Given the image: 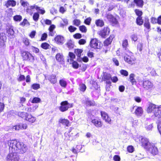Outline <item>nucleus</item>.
Segmentation results:
<instances>
[{
	"label": "nucleus",
	"instance_id": "60",
	"mask_svg": "<svg viewBox=\"0 0 161 161\" xmlns=\"http://www.w3.org/2000/svg\"><path fill=\"white\" fill-rule=\"evenodd\" d=\"M112 60L116 66H118L119 65V61L116 58H113Z\"/></svg>",
	"mask_w": 161,
	"mask_h": 161
},
{
	"label": "nucleus",
	"instance_id": "18",
	"mask_svg": "<svg viewBox=\"0 0 161 161\" xmlns=\"http://www.w3.org/2000/svg\"><path fill=\"white\" fill-rule=\"evenodd\" d=\"M54 40L59 44H63L64 42V37L61 36H57L55 38Z\"/></svg>",
	"mask_w": 161,
	"mask_h": 161
},
{
	"label": "nucleus",
	"instance_id": "1",
	"mask_svg": "<svg viewBox=\"0 0 161 161\" xmlns=\"http://www.w3.org/2000/svg\"><path fill=\"white\" fill-rule=\"evenodd\" d=\"M8 144L10 152H11L7 156V161H19L20 158L17 153L23 154L25 153L27 149L26 145L15 140L8 141Z\"/></svg>",
	"mask_w": 161,
	"mask_h": 161
},
{
	"label": "nucleus",
	"instance_id": "2",
	"mask_svg": "<svg viewBox=\"0 0 161 161\" xmlns=\"http://www.w3.org/2000/svg\"><path fill=\"white\" fill-rule=\"evenodd\" d=\"M147 111L148 113H153L155 117L158 118L161 117V107H158L153 104H149L147 109Z\"/></svg>",
	"mask_w": 161,
	"mask_h": 161
},
{
	"label": "nucleus",
	"instance_id": "55",
	"mask_svg": "<svg viewBox=\"0 0 161 161\" xmlns=\"http://www.w3.org/2000/svg\"><path fill=\"white\" fill-rule=\"evenodd\" d=\"M145 128L146 130L147 131L152 130V128H153V124L147 125L145 127Z\"/></svg>",
	"mask_w": 161,
	"mask_h": 161
},
{
	"label": "nucleus",
	"instance_id": "43",
	"mask_svg": "<svg viewBox=\"0 0 161 161\" xmlns=\"http://www.w3.org/2000/svg\"><path fill=\"white\" fill-rule=\"evenodd\" d=\"M144 26L147 29H150V25L148 19L147 20V21H146L145 22L144 24Z\"/></svg>",
	"mask_w": 161,
	"mask_h": 161
},
{
	"label": "nucleus",
	"instance_id": "7",
	"mask_svg": "<svg viewBox=\"0 0 161 161\" xmlns=\"http://www.w3.org/2000/svg\"><path fill=\"white\" fill-rule=\"evenodd\" d=\"M110 32L109 28L108 27H104L103 29L98 32V34L102 37L105 38L107 35H108Z\"/></svg>",
	"mask_w": 161,
	"mask_h": 161
},
{
	"label": "nucleus",
	"instance_id": "35",
	"mask_svg": "<svg viewBox=\"0 0 161 161\" xmlns=\"http://www.w3.org/2000/svg\"><path fill=\"white\" fill-rule=\"evenodd\" d=\"M136 79L137 81L139 83L140 85H142V82L144 81L143 77L140 76H137Z\"/></svg>",
	"mask_w": 161,
	"mask_h": 161
},
{
	"label": "nucleus",
	"instance_id": "32",
	"mask_svg": "<svg viewBox=\"0 0 161 161\" xmlns=\"http://www.w3.org/2000/svg\"><path fill=\"white\" fill-rule=\"evenodd\" d=\"M128 46V43L127 40L125 39L122 42V46L123 48L125 50L127 51V47Z\"/></svg>",
	"mask_w": 161,
	"mask_h": 161
},
{
	"label": "nucleus",
	"instance_id": "29",
	"mask_svg": "<svg viewBox=\"0 0 161 161\" xmlns=\"http://www.w3.org/2000/svg\"><path fill=\"white\" fill-rule=\"evenodd\" d=\"M134 2L136 5L139 7H142L143 5V2L142 0H134Z\"/></svg>",
	"mask_w": 161,
	"mask_h": 161
},
{
	"label": "nucleus",
	"instance_id": "26",
	"mask_svg": "<svg viewBox=\"0 0 161 161\" xmlns=\"http://www.w3.org/2000/svg\"><path fill=\"white\" fill-rule=\"evenodd\" d=\"M135 75L134 74H131L129 76V80L132 85L136 84V81L134 79Z\"/></svg>",
	"mask_w": 161,
	"mask_h": 161
},
{
	"label": "nucleus",
	"instance_id": "52",
	"mask_svg": "<svg viewBox=\"0 0 161 161\" xmlns=\"http://www.w3.org/2000/svg\"><path fill=\"white\" fill-rule=\"evenodd\" d=\"M91 20V18L90 17H88L85 20L84 23L85 24L89 25L90 24Z\"/></svg>",
	"mask_w": 161,
	"mask_h": 161
},
{
	"label": "nucleus",
	"instance_id": "36",
	"mask_svg": "<svg viewBox=\"0 0 161 161\" xmlns=\"http://www.w3.org/2000/svg\"><path fill=\"white\" fill-rule=\"evenodd\" d=\"M49 47L50 45L46 42L43 43L41 45V47L45 49L49 48Z\"/></svg>",
	"mask_w": 161,
	"mask_h": 161
},
{
	"label": "nucleus",
	"instance_id": "50",
	"mask_svg": "<svg viewBox=\"0 0 161 161\" xmlns=\"http://www.w3.org/2000/svg\"><path fill=\"white\" fill-rule=\"evenodd\" d=\"M25 77L24 75H20L17 78V80L18 81H21L25 80Z\"/></svg>",
	"mask_w": 161,
	"mask_h": 161
},
{
	"label": "nucleus",
	"instance_id": "8",
	"mask_svg": "<svg viewBox=\"0 0 161 161\" xmlns=\"http://www.w3.org/2000/svg\"><path fill=\"white\" fill-rule=\"evenodd\" d=\"M100 43L99 42V41L96 39H92L91 40L90 42V47L94 49H99L100 48V46H98V43Z\"/></svg>",
	"mask_w": 161,
	"mask_h": 161
},
{
	"label": "nucleus",
	"instance_id": "19",
	"mask_svg": "<svg viewBox=\"0 0 161 161\" xmlns=\"http://www.w3.org/2000/svg\"><path fill=\"white\" fill-rule=\"evenodd\" d=\"M114 37V35H111L104 42V45L105 46H107L111 44L113 39Z\"/></svg>",
	"mask_w": 161,
	"mask_h": 161
},
{
	"label": "nucleus",
	"instance_id": "15",
	"mask_svg": "<svg viewBox=\"0 0 161 161\" xmlns=\"http://www.w3.org/2000/svg\"><path fill=\"white\" fill-rule=\"evenodd\" d=\"M38 8V7L35 5L29 7L26 9V12L30 14L31 15H32L33 14V9H34L37 10Z\"/></svg>",
	"mask_w": 161,
	"mask_h": 161
},
{
	"label": "nucleus",
	"instance_id": "54",
	"mask_svg": "<svg viewBox=\"0 0 161 161\" xmlns=\"http://www.w3.org/2000/svg\"><path fill=\"white\" fill-rule=\"evenodd\" d=\"M73 37L75 39H80L82 37L81 34L77 33L73 35Z\"/></svg>",
	"mask_w": 161,
	"mask_h": 161
},
{
	"label": "nucleus",
	"instance_id": "62",
	"mask_svg": "<svg viewBox=\"0 0 161 161\" xmlns=\"http://www.w3.org/2000/svg\"><path fill=\"white\" fill-rule=\"evenodd\" d=\"M127 150L129 152L132 153L134 151V147L131 146H129L127 148Z\"/></svg>",
	"mask_w": 161,
	"mask_h": 161
},
{
	"label": "nucleus",
	"instance_id": "53",
	"mask_svg": "<svg viewBox=\"0 0 161 161\" xmlns=\"http://www.w3.org/2000/svg\"><path fill=\"white\" fill-rule=\"evenodd\" d=\"M73 67L75 69H78L79 67V64L76 62L74 61L72 63Z\"/></svg>",
	"mask_w": 161,
	"mask_h": 161
},
{
	"label": "nucleus",
	"instance_id": "59",
	"mask_svg": "<svg viewBox=\"0 0 161 161\" xmlns=\"http://www.w3.org/2000/svg\"><path fill=\"white\" fill-rule=\"evenodd\" d=\"M69 56L70 58V60L71 61H72L73 58L75 57V55L72 53L69 52Z\"/></svg>",
	"mask_w": 161,
	"mask_h": 161
},
{
	"label": "nucleus",
	"instance_id": "13",
	"mask_svg": "<svg viewBox=\"0 0 161 161\" xmlns=\"http://www.w3.org/2000/svg\"><path fill=\"white\" fill-rule=\"evenodd\" d=\"M133 109H135V113L136 116H142L143 114V110L141 107L134 106L133 108Z\"/></svg>",
	"mask_w": 161,
	"mask_h": 161
},
{
	"label": "nucleus",
	"instance_id": "30",
	"mask_svg": "<svg viewBox=\"0 0 161 161\" xmlns=\"http://www.w3.org/2000/svg\"><path fill=\"white\" fill-rule=\"evenodd\" d=\"M86 88V85L84 84H81L79 85V90L83 92H84Z\"/></svg>",
	"mask_w": 161,
	"mask_h": 161
},
{
	"label": "nucleus",
	"instance_id": "47",
	"mask_svg": "<svg viewBox=\"0 0 161 161\" xmlns=\"http://www.w3.org/2000/svg\"><path fill=\"white\" fill-rule=\"evenodd\" d=\"M32 89L34 90H37L40 88V85L39 84L35 83L32 85Z\"/></svg>",
	"mask_w": 161,
	"mask_h": 161
},
{
	"label": "nucleus",
	"instance_id": "28",
	"mask_svg": "<svg viewBox=\"0 0 161 161\" xmlns=\"http://www.w3.org/2000/svg\"><path fill=\"white\" fill-rule=\"evenodd\" d=\"M59 83L60 85L64 88H65L67 85V82L64 79L60 80L59 81Z\"/></svg>",
	"mask_w": 161,
	"mask_h": 161
},
{
	"label": "nucleus",
	"instance_id": "40",
	"mask_svg": "<svg viewBox=\"0 0 161 161\" xmlns=\"http://www.w3.org/2000/svg\"><path fill=\"white\" fill-rule=\"evenodd\" d=\"M13 18L15 21H20L21 20L22 17L20 15H16Z\"/></svg>",
	"mask_w": 161,
	"mask_h": 161
},
{
	"label": "nucleus",
	"instance_id": "46",
	"mask_svg": "<svg viewBox=\"0 0 161 161\" xmlns=\"http://www.w3.org/2000/svg\"><path fill=\"white\" fill-rule=\"evenodd\" d=\"M20 24V25L24 26H25V25H30V23L26 19H24L23 21Z\"/></svg>",
	"mask_w": 161,
	"mask_h": 161
},
{
	"label": "nucleus",
	"instance_id": "57",
	"mask_svg": "<svg viewBox=\"0 0 161 161\" xmlns=\"http://www.w3.org/2000/svg\"><path fill=\"white\" fill-rule=\"evenodd\" d=\"M113 159L114 161H120V158L118 155H115L113 157Z\"/></svg>",
	"mask_w": 161,
	"mask_h": 161
},
{
	"label": "nucleus",
	"instance_id": "16",
	"mask_svg": "<svg viewBox=\"0 0 161 161\" xmlns=\"http://www.w3.org/2000/svg\"><path fill=\"white\" fill-rule=\"evenodd\" d=\"M107 18L108 20L113 24H116L117 23L118 21L117 19L112 14H108L107 15Z\"/></svg>",
	"mask_w": 161,
	"mask_h": 161
},
{
	"label": "nucleus",
	"instance_id": "21",
	"mask_svg": "<svg viewBox=\"0 0 161 161\" xmlns=\"http://www.w3.org/2000/svg\"><path fill=\"white\" fill-rule=\"evenodd\" d=\"M16 5V2L14 0H8L5 4V5L7 7L10 6L14 7Z\"/></svg>",
	"mask_w": 161,
	"mask_h": 161
},
{
	"label": "nucleus",
	"instance_id": "38",
	"mask_svg": "<svg viewBox=\"0 0 161 161\" xmlns=\"http://www.w3.org/2000/svg\"><path fill=\"white\" fill-rule=\"evenodd\" d=\"M39 17V15L37 13H35L33 15V20L36 22L37 21Z\"/></svg>",
	"mask_w": 161,
	"mask_h": 161
},
{
	"label": "nucleus",
	"instance_id": "24",
	"mask_svg": "<svg viewBox=\"0 0 161 161\" xmlns=\"http://www.w3.org/2000/svg\"><path fill=\"white\" fill-rule=\"evenodd\" d=\"M56 60L61 63L64 62V58L62 54L60 53H58L56 56Z\"/></svg>",
	"mask_w": 161,
	"mask_h": 161
},
{
	"label": "nucleus",
	"instance_id": "6",
	"mask_svg": "<svg viewBox=\"0 0 161 161\" xmlns=\"http://www.w3.org/2000/svg\"><path fill=\"white\" fill-rule=\"evenodd\" d=\"M124 60L126 62L130 64H132L135 60V58L132 53L130 55H126L124 57Z\"/></svg>",
	"mask_w": 161,
	"mask_h": 161
},
{
	"label": "nucleus",
	"instance_id": "4",
	"mask_svg": "<svg viewBox=\"0 0 161 161\" xmlns=\"http://www.w3.org/2000/svg\"><path fill=\"white\" fill-rule=\"evenodd\" d=\"M148 152V153L154 156L157 154L158 153V149L157 147L155 146V144L152 143L151 144H149L148 147L146 149Z\"/></svg>",
	"mask_w": 161,
	"mask_h": 161
},
{
	"label": "nucleus",
	"instance_id": "12",
	"mask_svg": "<svg viewBox=\"0 0 161 161\" xmlns=\"http://www.w3.org/2000/svg\"><path fill=\"white\" fill-rule=\"evenodd\" d=\"M142 85L143 87L147 90L152 88L153 86V84L148 80H144Z\"/></svg>",
	"mask_w": 161,
	"mask_h": 161
},
{
	"label": "nucleus",
	"instance_id": "44",
	"mask_svg": "<svg viewBox=\"0 0 161 161\" xmlns=\"http://www.w3.org/2000/svg\"><path fill=\"white\" fill-rule=\"evenodd\" d=\"M6 39L5 34L2 33H0V41H4Z\"/></svg>",
	"mask_w": 161,
	"mask_h": 161
},
{
	"label": "nucleus",
	"instance_id": "48",
	"mask_svg": "<svg viewBox=\"0 0 161 161\" xmlns=\"http://www.w3.org/2000/svg\"><path fill=\"white\" fill-rule=\"evenodd\" d=\"M73 23L74 25L76 26H78L80 24V21L79 19H75L73 20Z\"/></svg>",
	"mask_w": 161,
	"mask_h": 161
},
{
	"label": "nucleus",
	"instance_id": "42",
	"mask_svg": "<svg viewBox=\"0 0 161 161\" xmlns=\"http://www.w3.org/2000/svg\"><path fill=\"white\" fill-rule=\"evenodd\" d=\"M135 12L136 15L138 16V17H142L141 16L142 14V11L138 9H136L135 10Z\"/></svg>",
	"mask_w": 161,
	"mask_h": 161
},
{
	"label": "nucleus",
	"instance_id": "31",
	"mask_svg": "<svg viewBox=\"0 0 161 161\" xmlns=\"http://www.w3.org/2000/svg\"><path fill=\"white\" fill-rule=\"evenodd\" d=\"M136 23L138 25H142L143 20L142 17H138L136 19Z\"/></svg>",
	"mask_w": 161,
	"mask_h": 161
},
{
	"label": "nucleus",
	"instance_id": "41",
	"mask_svg": "<svg viewBox=\"0 0 161 161\" xmlns=\"http://www.w3.org/2000/svg\"><path fill=\"white\" fill-rule=\"evenodd\" d=\"M67 47L69 49L73 48L74 47V44L71 41H69L67 43Z\"/></svg>",
	"mask_w": 161,
	"mask_h": 161
},
{
	"label": "nucleus",
	"instance_id": "14",
	"mask_svg": "<svg viewBox=\"0 0 161 161\" xmlns=\"http://www.w3.org/2000/svg\"><path fill=\"white\" fill-rule=\"evenodd\" d=\"M92 123L97 127H101L102 126V124L99 119H92Z\"/></svg>",
	"mask_w": 161,
	"mask_h": 161
},
{
	"label": "nucleus",
	"instance_id": "27",
	"mask_svg": "<svg viewBox=\"0 0 161 161\" xmlns=\"http://www.w3.org/2000/svg\"><path fill=\"white\" fill-rule=\"evenodd\" d=\"M59 122L63 125H65L66 126H68L69 123V121L68 120L63 119H60L59 121Z\"/></svg>",
	"mask_w": 161,
	"mask_h": 161
},
{
	"label": "nucleus",
	"instance_id": "51",
	"mask_svg": "<svg viewBox=\"0 0 161 161\" xmlns=\"http://www.w3.org/2000/svg\"><path fill=\"white\" fill-rule=\"evenodd\" d=\"M101 114L102 117L103 119H105L108 116L107 114L104 111H101Z\"/></svg>",
	"mask_w": 161,
	"mask_h": 161
},
{
	"label": "nucleus",
	"instance_id": "56",
	"mask_svg": "<svg viewBox=\"0 0 161 161\" xmlns=\"http://www.w3.org/2000/svg\"><path fill=\"white\" fill-rule=\"evenodd\" d=\"M142 43H139L137 45V48L138 50H139L140 52H141L142 47Z\"/></svg>",
	"mask_w": 161,
	"mask_h": 161
},
{
	"label": "nucleus",
	"instance_id": "37",
	"mask_svg": "<svg viewBox=\"0 0 161 161\" xmlns=\"http://www.w3.org/2000/svg\"><path fill=\"white\" fill-rule=\"evenodd\" d=\"M80 30L83 33H86L87 31V28L84 25L80 26L79 27Z\"/></svg>",
	"mask_w": 161,
	"mask_h": 161
},
{
	"label": "nucleus",
	"instance_id": "58",
	"mask_svg": "<svg viewBox=\"0 0 161 161\" xmlns=\"http://www.w3.org/2000/svg\"><path fill=\"white\" fill-rule=\"evenodd\" d=\"M47 35L46 33H44L43 34H42L41 39L42 41H44L46 40V38H47Z\"/></svg>",
	"mask_w": 161,
	"mask_h": 161
},
{
	"label": "nucleus",
	"instance_id": "25",
	"mask_svg": "<svg viewBox=\"0 0 161 161\" xmlns=\"http://www.w3.org/2000/svg\"><path fill=\"white\" fill-rule=\"evenodd\" d=\"M95 23L97 26L102 27L104 25V22L103 20L100 19L96 20Z\"/></svg>",
	"mask_w": 161,
	"mask_h": 161
},
{
	"label": "nucleus",
	"instance_id": "22",
	"mask_svg": "<svg viewBox=\"0 0 161 161\" xmlns=\"http://www.w3.org/2000/svg\"><path fill=\"white\" fill-rule=\"evenodd\" d=\"M85 103L87 106H93L95 104L94 101L90 100L88 98H85Z\"/></svg>",
	"mask_w": 161,
	"mask_h": 161
},
{
	"label": "nucleus",
	"instance_id": "39",
	"mask_svg": "<svg viewBox=\"0 0 161 161\" xmlns=\"http://www.w3.org/2000/svg\"><path fill=\"white\" fill-rule=\"evenodd\" d=\"M41 101V99L38 97H34L31 100V102L32 103H38Z\"/></svg>",
	"mask_w": 161,
	"mask_h": 161
},
{
	"label": "nucleus",
	"instance_id": "33",
	"mask_svg": "<svg viewBox=\"0 0 161 161\" xmlns=\"http://www.w3.org/2000/svg\"><path fill=\"white\" fill-rule=\"evenodd\" d=\"M82 51V50L81 49H76L75 50V52L76 56L80 58Z\"/></svg>",
	"mask_w": 161,
	"mask_h": 161
},
{
	"label": "nucleus",
	"instance_id": "11",
	"mask_svg": "<svg viewBox=\"0 0 161 161\" xmlns=\"http://www.w3.org/2000/svg\"><path fill=\"white\" fill-rule=\"evenodd\" d=\"M11 113L13 114H14L16 115H18L21 118L25 119L28 114L25 112H19L18 111H13Z\"/></svg>",
	"mask_w": 161,
	"mask_h": 161
},
{
	"label": "nucleus",
	"instance_id": "49",
	"mask_svg": "<svg viewBox=\"0 0 161 161\" xmlns=\"http://www.w3.org/2000/svg\"><path fill=\"white\" fill-rule=\"evenodd\" d=\"M120 74L125 76H127L128 75V72L126 70L122 69L120 71Z\"/></svg>",
	"mask_w": 161,
	"mask_h": 161
},
{
	"label": "nucleus",
	"instance_id": "63",
	"mask_svg": "<svg viewBox=\"0 0 161 161\" xmlns=\"http://www.w3.org/2000/svg\"><path fill=\"white\" fill-rule=\"evenodd\" d=\"M20 3L22 6L24 7L29 5V3L27 2L23 1L22 0H21Z\"/></svg>",
	"mask_w": 161,
	"mask_h": 161
},
{
	"label": "nucleus",
	"instance_id": "5",
	"mask_svg": "<svg viewBox=\"0 0 161 161\" xmlns=\"http://www.w3.org/2000/svg\"><path fill=\"white\" fill-rule=\"evenodd\" d=\"M73 105V103H69L67 101H63L61 103L59 109L61 111L64 112L68 110L69 108H72Z\"/></svg>",
	"mask_w": 161,
	"mask_h": 161
},
{
	"label": "nucleus",
	"instance_id": "10",
	"mask_svg": "<svg viewBox=\"0 0 161 161\" xmlns=\"http://www.w3.org/2000/svg\"><path fill=\"white\" fill-rule=\"evenodd\" d=\"M141 143L142 146L143 147L146 149L147 147H148L149 144H151L152 143H150L148 140L145 137H141Z\"/></svg>",
	"mask_w": 161,
	"mask_h": 161
},
{
	"label": "nucleus",
	"instance_id": "61",
	"mask_svg": "<svg viewBox=\"0 0 161 161\" xmlns=\"http://www.w3.org/2000/svg\"><path fill=\"white\" fill-rule=\"evenodd\" d=\"M4 41H0V50H2L4 48Z\"/></svg>",
	"mask_w": 161,
	"mask_h": 161
},
{
	"label": "nucleus",
	"instance_id": "17",
	"mask_svg": "<svg viewBox=\"0 0 161 161\" xmlns=\"http://www.w3.org/2000/svg\"><path fill=\"white\" fill-rule=\"evenodd\" d=\"M7 36L10 38H14V32L12 27H10L7 30Z\"/></svg>",
	"mask_w": 161,
	"mask_h": 161
},
{
	"label": "nucleus",
	"instance_id": "23",
	"mask_svg": "<svg viewBox=\"0 0 161 161\" xmlns=\"http://www.w3.org/2000/svg\"><path fill=\"white\" fill-rule=\"evenodd\" d=\"M25 119L30 122L33 123L35 121L36 119L35 117L32 116L31 115L28 114Z\"/></svg>",
	"mask_w": 161,
	"mask_h": 161
},
{
	"label": "nucleus",
	"instance_id": "3",
	"mask_svg": "<svg viewBox=\"0 0 161 161\" xmlns=\"http://www.w3.org/2000/svg\"><path fill=\"white\" fill-rule=\"evenodd\" d=\"M20 53L23 60L31 63L33 62L35 60L34 57L29 52L24 50H21Z\"/></svg>",
	"mask_w": 161,
	"mask_h": 161
},
{
	"label": "nucleus",
	"instance_id": "9",
	"mask_svg": "<svg viewBox=\"0 0 161 161\" xmlns=\"http://www.w3.org/2000/svg\"><path fill=\"white\" fill-rule=\"evenodd\" d=\"M77 132L75 131V130L74 128H70L68 133L65 132L64 134V135L66 138H67V140H70L69 138V135L71 136H75L77 134Z\"/></svg>",
	"mask_w": 161,
	"mask_h": 161
},
{
	"label": "nucleus",
	"instance_id": "34",
	"mask_svg": "<svg viewBox=\"0 0 161 161\" xmlns=\"http://www.w3.org/2000/svg\"><path fill=\"white\" fill-rule=\"evenodd\" d=\"M35 106V108H33L32 106L30 107L29 108H27V111L29 112H34L36 110V109L38 107V106L36 104Z\"/></svg>",
	"mask_w": 161,
	"mask_h": 161
},
{
	"label": "nucleus",
	"instance_id": "64",
	"mask_svg": "<svg viewBox=\"0 0 161 161\" xmlns=\"http://www.w3.org/2000/svg\"><path fill=\"white\" fill-rule=\"evenodd\" d=\"M158 129L159 132L160 134H161V122H159L158 124Z\"/></svg>",
	"mask_w": 161,
	"mask_h": 161
},
{
	"label": "nucleus",
	"instance_id": "20",
	"mask_svg": "<svg viewBox=\"0 0 161 161\" xmlns=\"http://www.w3.org/2000/svg\"><path fill=\"white\" fill-rule=\"evenodd\" d=\"M47 79L52 84H54L57 82L56 76L54 75H49L47 77Z\"/></svg>",
	"mask_w": 161,
	"mask_h": 161
},
{
	"label": "nucleus",
	"instance_id": "45",
	"mask_svg": "<svg viewBox=\"0 0 161 161\" xmlns=\"http://www.w3.org/2000/svg\"><path fill=\"white\" fill-rule=\"evenodd\" d=\"M76 29L75 27L72 25H70L68 27V30L71 32H74Z\"/></svg>",
	"mask_w": 161,
	"mask_h": 161
}]
</instances>
